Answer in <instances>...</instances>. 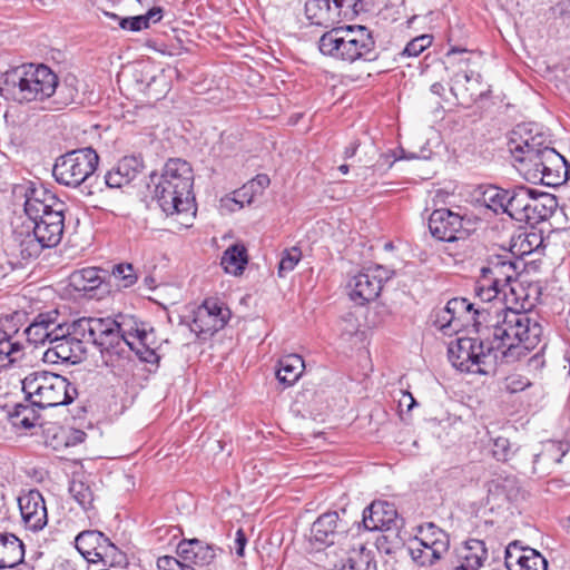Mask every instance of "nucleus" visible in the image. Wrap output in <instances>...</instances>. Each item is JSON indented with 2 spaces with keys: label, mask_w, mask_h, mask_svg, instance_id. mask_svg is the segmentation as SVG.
Returning a JSON list of instances; mask_svg holds the SVG:
<instances>
[{
  "label": "nucleus",
  "mask_w": 570,
  "mask_h": 570,
  "mask_svg": "<svg viewBox=\"0 0 570 570\" xmlns=\"http://www.w3.org/2000/svg\"><path fill=\"white\" fill-rule=\"evenodd\" d=\"M474 328L494 347L498 358L514 362L537 347L543 327L525 311L510 307H479L475 309Z\"/></svg>",
  "instance_id": "nucleus-1"
},
{
  "label": "nucleus",
  "mask_w": 570,
  "mask_h": 570,
  "mask_svg": "<svg viewBox=\"0 0 570 570\" xmlns=\"http://www.w3.org/2000/svg\"><path fill=\"white\" fill-rule=\"evenodd\" d=\"M57 86V75L46 65H22L4 72L0 95L20 104L31 102L51 97Z\"/></svg>",
  "instance_id": "nucleus-2"
},
{
  "label": "nucleus",
  "mask_w": 570,
  "mask_h": 570,
  "mask_svg": "<svg viewBox=\"0 0 570 570\" xmlns=\"http://www.w3.org/2000/svg\"><path fill=\"white\" fill-rule=\"evenodd\" d=\"M318 49L324 56L350 63L379 58L372 30L361 24L332 28L321 36Z\"/></svg>",
  "instance_id": "nucleus-3"
},
{
  "label": "nucleus",
  "mask_w": 570,
  "mask_h": 570,
  "mask_svg": "<svg viewBox=\"0 0 570 570\" xmlns=\"http://www.w3.org/2000/svg\"><path fill=\"white\" fill-rule=\"evenodd\" d=\"M102 323V363L112 368L115 373L122 371L130 362L132 346L141 330H146L144 323H139L134 316L119 315L117 318H98Z\"/></svg>",
  "instance_id": "nucleus-4"
},
{
  "label": "nucleus",
  "mask_w": 570,
  "mask_h": 570,
  "mask_svg": "<svg viewBox=\"0 0 570 570\" xmlns=\"http://www.w3.org/2000/svg\"><path fill=\"white\" fill-rule=\"evenodd\" d=\"M22 391L27 400L38 409H48L71 403L77 396V389L63 376L35 371L22 380Z\"/></svg>",
  "instance_id": "nucleus-5"
},
{
  "label": "nucleus",
  "mask_w": 570,
  "mask_h": 570,
  "mask_svg": "<svg viewBox=\"0 0 570 570\" xmlns=\"http://www.w3.org/2000/svg\"><path fill=\"white\" fill-rule=\"evenodd\" d=\"M478 337H459L448 347L452 365L468 373L492 375L495 373L498 354L481 334Z\"/></svg>",
  "instance_id": "nucleus-6"
},
{
  "label": "nucleus",
  "mask_w": 570,
  "mask_h": 570,
  "mask_svg": "<svg viewBox=\"0 0 570 570\" xmlns=\"http://www.w3.org/2000/svg\"><path fill=\"white\" fill-rule=\"evenodd\" d=\"M509 151L513 158V166L523 178H529L530 166L548 146V139L540 127L534 122L518 125L509 136Z\"/></svg>",
  "instance_id": "nucleus-7"
},
{
  "label": "nucleus",
  "mask_w": 570,
  "mask_h": 570,
  "mask_svg": "<svg viewBox=\"0 0 570 570\" xmlns=\"http://www.w3.org/2000/svg\"><path fill=\"white\" fill-rule=\"evenodd\" d=\"M194 180H159L155 196L167 215L194 213L195 197L191 193Z\"/></svg>",
  "instance_id": "nucleus-8"
},
{
  "label": "nucleus",
  "mask_w": 570,
  "mask_h": 570,
  "mask_svg": "<svg viewBox=\"0 0 570 570\" xmlns=\"http://www.w3.org/2000/svg\"><path fill=\"white\" fill-rule=\"evenodd\" d=\"M75 547L88 562L105 564L121 562L122 553L108 537L98 530H83L75 538Z\"/></svg>",
  "instance_id": "nucleus-9"
},
{
  "label": "nucleus",
  "mask_w": 570,
  "mask_h": 570,
  "mask_svg": "<svg viewBox=\"0 0 570 570\" xmlns=\"http://www.w3.org/2000/svg\"><path fill=\"white\" fill-rule=\"evenodd\" d=\"M229 308L217 298H206L193 313L190 331L206 340L223 330L230 318Z\"/></svg>",
  "instance_id": "nucleus-10"
},
{
  "label": "nucleus",
  "mask_w": 570,
  "mask_h": 570,
  "mask_svg": "<svg viewBox=\"0 0 570 570\" xmlns=\"http://www.w3.org/2000/svg\"><path fill=\"white\" fill-rule=\"evenodd\" d=\"M393 272L377 265L360 272L348 282V296L357 305L374 301L381 293L383 283L390 281Z\"/></svg>",
  "instance_id": "nucleus-11"
},
{
  "label": "nucleus",
  "mask_w": 570,
  "mask_h": 570,
  "mask_svg": "<svg viewBox=\"0 0 570 570\" xmlns=\"http://www.w3.org/2000/svg\"><path fill=\"white\" fill-rule=\"evenodd\" d=\"M98 154L91 148L69 151L57 158L52 167L53 178H89L97 169Z\"/></svg>",
  "instance_id": "nucleus-12"
},
{
  "label": "nucleus",
  "mask_w": 570,
  "mask_h": 570,
  "mask_svg": "<svg viewBox=\"0 0 570 570\" xmlns=\"http://www.w3.org/2000/svg\"><path fill=\"white\" fill-rule=\"evenodd\" d=\"M102 325V323H98V317H82L71 323V335L67 342L77 362H80L87 354L88 344L95 345L102 356V352H105Z\"/></svg>",
  "instance_id": "nucleus-13"
},
{
  "label": "nucleus",
  "mask_w": 570,
  "mask_h": 570,
  "mask_svg": "<svg viewBox=\"0 0 570 570\" xmlns=\"http://www.w3.org/2000/svg\"><path fill=\"white\" fill-rule=\"evenodd\" d=\"M399 153L379 155L376 147L372 142L362 145L355 141L346 147L344 155L345 159H354L357 167L374 168L371 174L374 176L377 174L383 175L382 169L392 167L396 160L415 157L413 154L406 156L404 149H400Z\"/></svg>",
  "instance_id": "nucleus-14"
},
{
  "label": "nucleus",
  "mask_w": 570,
  "mask_h": 570,
  "mask_svg": "<svg viewBox=\"0 0 570 570\" xmlns=\"http://www.w3.org/2000/svg\"><path fill=\"white\" fill-rule=\"evenodd\" d=\"M348 532V522L337 511L321 514L312 524L311 540L317 549L341 543Z\"/></svg>",
  "instance_id": "nucleus-15"
},
{
  "label": "nucleus",
  "mask_w": 570,
  "mask_h": 570,
  "mask_svg": "<svg viewBox=\"0 0 570 570\" xmlns=\"http://www.w3.org/2000/svg\"><path fill=\"white\" fill-rule=\"evenodd\" d=\"M429 229L435 239L442 242L451 243L468 236V230L463 227V217L448 208L431 213Z\"/></svg>",
  "instance_id": "nucleus-16"
},
{
  "label": "nucleus",
  "mask_w": 570,
  "mask_h": 570,
  "mask_svg": "<svg viewBox=\"0 0 570 570\" xmlns=\"http://www.w3.org/2000/svg\"><path fill=\"white\" fill-rule=\"evenodd\" d=\"M362 523L365 530L381 531L403 527V519L399 517L393 503L374 501L364 509Z\"/></svg>",
  "instance_id": "nucleus-17"
},
{
  "label": "nucleus",
  "mask_w": 570,
  "mask_h": 570,
  "mask_svg": "<svg viewBox=\"0 0 570 570\" xmlns=\"http://www.w3.org/2000/svg\"><path fill=\"white\" fill-rule=\"evenodd\" d=\"M18 504L24 527L33 532L42 530L48 523V512L40 491L30 490L18 498Z\"/></svg>",
  "instance_id": "nucleus-18"
},
{
  "label": "nucleus",
  "mask_w": 570,
  "mask_h": 570,
  "mask_svg": "<svg viewBox=\"0 0 570 570\" xmlns=\"http://www.w3.org/2000/svg\"><path fill=\"white\" fill-rule=\"evenodd\" d=\"M504 566L508 570H548L547 559L538 550L523 547L519 541L505 548Z\"/></svg>",
  "instance_id": "nucleus-19"
},
{
  "label": "nucleus",
  "mask_w": 570,
  "mask_h": 570,
  "mask_svg": "<svg viewBox=\"0 0 570 570\" xmlns=\"http://www.w3.org/2000/svg\"><path fill=\"white\" fill-rule=\"evenodd\" d=\"M481 275L507 287L518 276V266L511 252L502 249L501 253L490 254L487 265L481 268Z\"/></svg>",
  "instance_id": "nucleus-20"
},
{
  "label": "nucleus",
  "mask_w": 570,
  "mask_h": 570,
  "mask_svg": "<svg viewBox=\"0 0 570 570\" xmlns=\"http://www.w3.org/2000/svg\"><path fill=\"white\" fill-rule=\"evenodd\" d=\"M218 551L222 550L199 539H185L180 541L177 547V553L180 559L206 570H213L216 568Z\"/></svg>",
  "instance_id": "nucleus-21"
},
{
  "label": "nucleus",
  "mask_w": 570,
  "mask_h": 570,
  "mask_svg": "<svg viewBox=\"0 0 570 570\" xmlns=\"http://www.w3.org/2000/svg\"><path fill=\"white\" fill-rule=\"evenodd\" d=\"M558 214H562V210L559 209L557 196L537 189L522 223L534 227L542 222L556 219Z\"/></svg>",
  "instance_id": "nucleus-22"
},
{
  "label": "nucleus",
  "mask_w": 570,
  "mask_h": 570,
  "mask_svg": "<svg viewBox=\"0 0 570 570\" xmlns=\"http://www.w3.org/2000/svg\"><path fill=\"white\" fill-rule=\"evenodd\" d=\"M530 170L533 174H529V178H535L538 175H541V178L552 175L560 177L561 170H563V178H570V164L551 147L543 150L540 158L531 164Z\"/></svg>",
  "instance_id": "nucleus-23"
},
{
  "label": "nucleus",
  "mask_w": 570,
  "mask_h": 570,
  "mask_svg": "<svg viewBox=\"0 0 570 570\" xmlns=\"http://www.w3.org/2000/svg\"><path fill=\"white\" fill-rule=\"evenodd\" d=\"M18 330L8 318H0V371L21 356L22 345L14 341Z\"/></svg>",
  "instance_id": "nucleus-24"
},
{
  "label": "nucleus",
  "mask_w": 570,
  "mask_h": 570,
  "mask_svg": "<svg viewBox=\"0 0 570 570\" xmlns=\"http://www.w3.org/2000/svg\"><path fill=\"white\" fill-rule=\"evenodd\" d=\"M32 223V232L48 248L56 247L62 238L65 228V216H57V213L46 216L42 220Z\"/></svg>",
  "instance_id": "nucleus-25"
},
{
  "label": "nucleus",
  "mask_w": 570,
  "mask_h": 570,
  "mask_svg": "<svg viewBox=\"0 0 570 570\" xmlns=\"http://www.w3.org/2000/svg\"><path fill=\"white\" fill-rule=\"evenodd\" d=\"M24 559V544L10 532H0V570L11 569Z\"/></svg>",
  "instance_id": "nucleus-26"
},
{
  "label": "nucleus",
  "mask_w": 570,
  "mask_h": 570,
  "mask_svg": "<svg viewBox=\"0 0 570 570\" xmlns=\"http://www.w3.org/2000/svg\"><path fill=\"white\" fill-rule=\"evenodd\" d=\"M336 8L332 0H306L305 14L311 23L328 28L340 23Z\"/></svg>",
  "instance_id": "nucleus-27"
},
{
  "label": "nucleus",
  "mask_w": 570,
  "mask_h": 570,
  "mask_svg": "<svg viewBox=\"0 0 570 570\" xmlns=\"http://www.w3.org/2000/svg\"><path fill=\"white\" fill-rule=\"evenodd\" d=\"M32 400L24 399L22 403H16L8 410V417L14 428L30 430L35 428L40 420V411Z\"/></svg>",
  "instance_id": "nucleus-28"
},
{
  "label": "nucleus",
  "mask_w": 570,
  "mask_h": 570,
  "mask_svg": "<svg viewBox=\"0 0 570 570\" xmlns=\"http://www.w3.org/2000/svg\"><path fill=\"white\" fill-rule=\"evenodd\" d=\"M535 190V188H528L523 186L511 190L504 213L514 220L522 223Z\"/></svg>",
  "instance_id": "nucleus-29"
},
{
  "label": "nucleus",
  "mask_w": 570,
  "mask_h": 570,
  "mask_svg": "<svg viewBox=\"0 0 570 570\" xmlns=\"http://www.w3.org/2000/svg\"><path fill=\"white\" fill-rule=\"evenodd\" d=\"M247 263V248L242 243H236L227 247L220 258V265L224 271L235 276L243 274Z\"/></svg>",
  "instance_id": "nucleus-30"
},
{
  "label": "nucleus",
  "mask_w": 570,
  "mask_h": 570,
  "mask_svg": "<svg viewBox=\"0 0 570 570\" xmlns=\"http://www.w3.org/2000/svg\"><path fill=\"white\" fill-rule=\"evenodd\" d=\"M305 364L302 356L288 354L279 358L276 371L277 380L286 386L293 385L302 375Z\"/></svg>",
  "instance_id": "nucleus-31"
},
{
  "label": "nucleus",
  "mask_w": 570,
  "mask_h": 570,
  "mask_svg": "<svg viewBox=\"0 0 570 570\" xmlns=\"http://www.w3.org/2000/svg\"><path fill=\"white\" fill-rule=\"evenodd\" d=\"M465 553L462 563L455 570H479L488 559V549L484 541L469 539L464 543Z\"/></svg>",
  "instance_id": "nucleus-32"
},
{
  "label": "nucleus",
  "mask_w": 570,
  "mask_h": 570,
  "mask_svg": "<svg viewBox=\"0 0 570 570\" xmlns=\"http://www.w3.org/2000/svg\"><path fill=\"white\" fill-rule=\"evenodd\" d=\"M102 269L97 267H86L75 271L70 274V285L78 292H89L98 288L102 278L100 273Z\"/></svg>",
  "instance_id": "nucleus-33"
},
{
  "label": "nucleus",
  "mask_w": 570,
  "mask_h": 570,
  "mask_svg": "<svg viewBox=\"0 0 570 570\" xmlns=\"http://www.w3.org/2000/svg\"><path fill=\"white\" fill-rule=\"evenodd\" d=\"M271 180H248L240 188L233 193V197L223 198L222 203L224 206H229L230 210L242 208L245 203L250 204L253 202L255 186L261 190L268 187Z\"/></svg>",
  "instance_id": "nucleus-34"
},
{
  "label": "nucleus",
  "mask_w": 570,
  "mask_h": 570,
  "mask_svg": "<svg viewBox=\"0 0 570 570\" xmlns=\"http://www.w3.org/2000/svg\"><path fill=\"white\" fill-rule=\"evenodd\" d=\"M53 325V318L49 314H39L24 330L28 342L38 345L49 343V328Z\"/></svg>",
  "instance_id": "nucleus-35"
},
{
  "label": "nucleus",
  "mask_w": 570,
  "mask_h": 570,
  "mask_svg": "<svg viewBox=\"0 0 570 570\" xmlns=\"http://www.w3.org/2000/svg\"><path fill=\"white\" fill-rule=\"evenodd\" d=\"M28 186L22 187L19 186V188H22L24 190V213L27 214L30 212L31 203L32 205H36V203H56V194H53L50 189H48L41 180L33 181L28 180Z\"/></svg>",
  "instance_id": "nucleus-36"
},
{
  "label": "nucleus",
  "mask_w": 570,
  "mask_h": 570,
  "mask_svg": "<svg viewBox=\"0 0 570 570\" xmlns=\"http://www.w3.org/2000/svg\"><path fill=\"white\" fill-rule=\"evenodd\" d=\"M68 187L79 190L80 194L86 196H95L96 189L102 193L108 189L121 188L122 184L112 183V180H57Z\"/></svg>",
  "instance_id": "nucleus-37"
},
{
  "label": "nucleus",
  "mask_w": 570,
  "mask_h": 570,
  "mask_svg": "<svg viewBox=\"0 0 570 570\" xmlns=\"http://www.w3.org/2000/svg\"><path fill=\"white\" fill-rule=\"evenodd\" d=\"M403 527H395L390 530H381L375 540L377 550L385 554H394L404 546V539L400 531Z\"/></svg>",
  "instance_id": "nucleus-38"
},
{
  "label": "nucleus",
  "mask_w": 570,
  "mask_h": 570,
  "mask_svg": "<svg viewBox=\"0 0 570 570\" xmlns=\"http://www.w3.org/2000/svg\"><path fill=\"white\" fill-rule=\"evenodd\" d=\"M422 538L420 539V548L425 551L433 552L434 547L441 541H444L445 554L450 548V538L446 532L433 523L426 524L425 529L421 531Z\"/></svg>",
  "instance_id": "nucleus-39"
},
{
  "label": "nucleus",
  "mask_w": 570,
  "mask_h": 570,
  "mask_svg": "<svg viewBox=\"0 0 570 570\" xmlns=\"http://www.w3.org/2000/svg\"><path fill=\"white\" fill-rule=\"evenodd\" d=\"M21 236L22 233L17 234L16 239L19 243L20 255L23 259L36 258L45 248H48L30 229L27 230L23 237Z\"/></svg>",
  "instance_id": "nucleus-40"
},
{
  "label": "nucleus",
  "mask_w": 570,
  "mask_h": 570,
  "mask_svg": "<svg viewBox=\"0 0 570 570\" xmlns=\"http://www.w3.org/2000/svg\"><path fill=\"white\" fill-rule=\"evenodd\" d=\"M69 493L85 511L94 509V492L88 483L81 480H72L69 485Z\"/></svg>",
  "instance_id": "nucleus-41"
},
{
  "label": "nucleus",
  "mask_w": 570,
  "mask_h": 570,
  "mask_svg": "<svg viewBox=\"0 0 570 570\" xmlns=\"http://www.w3.org/2000/svg\"><path fill=\"white\" fill-rule=\"evenodd\" d=\"M37 205L30 206V212L26 215L31 222L42 220L46 216H50L53 213H57V216H65V203L58 199L56 196V203H36Z\"/></svg>",
  "instance_id": "nucleus-42"
},
{
  "label": "nucleus",
  "mask_w": 570,
  "mask_h": 570,
  "mask_svg": "<svg viewBox=\"0 0 570 570\" xmlns=\"http://www.w3.org/2000/svg\"><path fill=\"white\" fill-rule=\"evenodd\" d=\"M145 164L141 155L124 156L116 167V174L124 178H135L142 174Z\"/></svg>",
  "instance_id": "nucleus-43"
},
{
  "label": "nucleus",
  "mask_w": 570,
  "mask_h": 570,
  "mask_svg": "<svg viewBox=\"0 0 570 570\" xmlns=\"http://www.w3.org/2000/svg\"><path fill=\"white\" fill-rule=\"evenodd\" d=\"M504 288L505 287L497 285L495 282L481 275L476 282L474 292L480 302L487 304L498 298L499 294L503 292Z\"/></svg>",
  "instance_id": "nucleus-44"
},
{
  "label": "nucleus",
  "mask_w": 570,
  "mask_h": 570,
  "mask_svg": "<svg viewBox=\"0 0 570 570\" xmlns=\"http://www.w3.org/2000/svg\"><path fill=\"white\" fill-rule=\"evenodd\" d=\"M444 541H440L434 547L433 552L425 551L422 548L411 549L412 559L421 567L432 566L441 560L445 554Z\"/></svg>",
  "instance_id": "nucleus-45"
},
{
  "label": "nucleus",
  "mask_w": 570,
  "mask_h": 570,
  "mask_svg": "<svg viewBox=\"0 0 570 570\" xmlns=\"http://www.w3.org/2000/svg\"><path fill=\"white\" fill-rule=\"evenodd\" d=\"M190 164L181 158H170L164 166L161 178H193Z\"/></svg>",
  "instance_id": "nucleus-46"
},
{
  "label": "nucleus",
  "mask_w": 570,
  "mask_h": 570,
  "mask_svg": "<svg viewBox=\"0 0 570 570\" xmlns=\"http://www.w3.org/2000/svg\"><path fill=\"white\" fill-rule=\"evenodd\" d=\"M433 42V36L421 35L409 41L405 48L399 53L401 58H411L420 56L425 49H428Z\"/></svg>",
  "instance_id": "nucleus-47"
},
{
  "label": "nucleus",
  "mask_w": 570,
  "mask_h": 570,
  "mask_svg": "<svg viewBox=\"0 0 570 570\" xmlns=\"http://www.w3.org/2000/svg\"><path fill=\"white\" fill-rule=\"evenodd\" d=\"M338 13V21L343 19H353L361 11L364 10L363 0H332Z\"/></svg>",
  "instance_id": "nucleus-48"
},
{
  "label": "nucleus",
  "mask_w": 570,
  "mask_h": 570,
  "mask_svg": "<svg viewBox=\"0 0 570 570\" xmlns=\"http://www.w3.org/2000/svg\"><path fill=\"white\" fill-rule=\"evenodd\" d=\"M111 273L112 276L119 281V286L124 288L132 286L138 279L134 266L129 263L115 265Z\"/></svg>",
  "instance_id": "nucleus-49"
},
{
  "label": "nucleus",
  "mask_w": 570,
  "mask_h": 570,
  "mask_svg": "<svg viewBox=\"0 0 570 570\" xmlns=\"http://www.w3.org/2000/svg\"><path fill=\"white\" fill-rule=\"evenodd\" d=\"M491 452L497 461L508 462L513 458L515 449H513L509 439L498 436L493 439Z\"/></svg>",
  "instance_id": "nucleus-50"
},
{
  "label": "nucleus",
  "mask_w": 570,
  "mask_h": 570,
  "mask_svg": "<svg viewBox=\"0 0 570 570\" xmlns=\"http://www.w3.org/2000/svg\"><path fill=\"white\" fill-rule=\"evenodd\" d=\"M301 259L302 252L298 247L284 250L278 264V276L284 277L287 273L292 272Z\"/></svg>",
  "instance_id": "nucleus-51"
},
{
  "label": "nucleus",
  "mask_w": 570,
  "mask_h": 570,
  "mask_svg": "<svg viewBox=\"0 0 570 570\" xmlns=\"http://www.w3.org/2000/svg\"><path fill=\"white\" fill-rule=\"evenodd\" d=\"M510 191L511 190L499 188L497 186H490L484 191V199H485V202L488 200L491 203V205H489V206L493 207L494 210H497L498 208H501L504 212V208H507V206H508L507 200L510 197Z\"/></svg>",
  "instance_id": "nucleus-52"
},
{
  "label": "nucleus",
  "mask_w": 570,
  "mask_h": 570,
  "mask_svg": "<svg viewBox=\"0 0 570 570\" xmlns=\"http://www.w3.org/2000/svg\"><path fill=\"white\" fill-rule=\"evenodd\" d=\"M519 238H520L519 249L522 255L533 253L534 250L539 249L543 244L542 235L540 233H535V232L525 233L523 235V238L521 235L519 236Z\"/></svg>",
  "instance_id": "nucleus-53"
},
{
  "label": "nucleus",
  "mask_w": 570,
  "mask_h": 570,
  "mask_svg": "<svg viewBox=\"0 0 570 570\" xmlns=\"http://www.w3.org/2000/svg\"><path fill=\"white\" fill-rule=\"evenodd\" d=\"M530 385V380L518 373L508 375L503 381V390L511 394L524 391Z\"/></svg>",
  "instance_id": "nucleus-54"
},
{
  "label": "nucleus",
  "mask_w": 570,
  "mask_h": 570,
  "mask_svg": "<svg viewBox=\"0 0 570 570\" xmlns=\"http://www.w3.org/2000/svg\"><path fill=\"white\" fill-rule=\"evenodd\" d=\"M449 308L452 309V314L460 315L462 313H473L472 320L475 317V309L482 307L478 303H472L468 298L464 297H455L448 302Z\"/></svg>",
  "instance_id": "nucleus-55"
},
{
  "label": "nucleus",
  "mask_w": 570,
  "mask_h": 570,
  "mask_svg": "<svg viewBox=\"0 0 570 570\" xmlns=\"http://www.w3.org/2000/svg\"><path fill=\"white\" fill-rule=\"evenodd\" d=\"M433 316V324L442 331H444L448 327H451L453 321L455 320V315L452 314V309L449 308L448 304L444 307L434 311Z\"/></svg>",
  "instance_id": "nucleus-56"
},
{
  "label": "nucleus",
  "mask_w": 570,
  "mask_h": 570,
  "mask_svg": "<svg viewBox=\"0 0 570 570\" xmlns=\"http://www.w3.org/2000/svg\"><path fill=\"white\" fill-rule=\"evenodd\" d=\"M49 344H56L60 341H67L71 335V323L55 324L49 328Z\"/></svg>",
  "instance_id": "nucleus-57"
},
{
  "label": "nucleus",
  "mask_w": 570,
  "mask_h": 570,
  "mask_svg": "<svg viewBox=\"0 0 570 570\" xmlns=\"http://www.w3.org/2000/svg\"><path fill=\"white\" fill-rule=\"evenodd\" d=\"M48 352L55 353V355L63 362H70L72 364L78 363L73 353H71L67 341H60L59 343L51 344Z\"/></svg>",
  "instance_id": "nucleus-58"
},
{
  "label": "nucleus",
  "mask_w": 570,
  "mask_h": 570,
  "mask_svg": "<svg viewBox=\"0 0 570 570\" xmlns=\"http://www.w3.org/2000/svg\"><path fill=\"white\" fill-rule=\"evenodd\" d=\"M131 352H135L139 360L142 362L150 364H156L159 362V355L157 354L155 346L141 347L136 344V347L132 346Z\"/></svg>",
  "instance_id": "nucleus-59"
},
{
  "label": "nucleus",
  "mask_w": 570,
  "mask_h": 570,
  "mask_svg": "<svg viewBox=\"0 0 570 570\" xmlns=\"http://www.w3.org/2000/svg\"><path fill=\"white\" fill-rule=\"evenodd\" d=\"M514 478H502L498 476L488 482L489 493L500 495L505 492L508 485H513Z\"/></svg>",
  "instance_id": "nucleus-60"
},
{
  "label": "nucleus",
  "mask_w": 570,
  "mask_h": 570,
  "mask_svg": "<svg viewBox=\"0 0 570 570\" xmlns=\"http://www.w3.org/2000/svg\"><path fill=\"white\" fill-rule=\"evenodd\" d=\"M514 478H502L498 476L488 482L489 493L500 495L505 492L508 485H513Z\"/></svg>",
  "instance_id": "nucleus-61"
},
{
  "label": "nucleus",
  "mask_w": 570,
  "mask_h": 570,
  "mask_svg": "<svg viewBox=\"0 0 570 570\" xmlns=\"http://www.w3.org/2000/svg\"><path fill=\"white\" fill-rule=\"evenodd\" d=\"M135 342L138 346H141V347L154 346L155 345L154 328L141 330V334H139L138 338Z\"/></svg>",
  "instance_id": "nucleus-62"
},
{
  "label": "nucleus",
  "mask_w": 570,
  "mask_h": 570,
  "mask_svg": "<svg viewBox=\"0 0 570 570\" xmlns=\"http://www.w3.org/2000/svg\"><path fill=\"white\" fill-rule=\"evenodd\" d=\"M86 438H87V434L83 431L77 430V429H71L68 433V436L66 440V445L75 446L77 444L82 443L86 440Z\"/></svg>",
  "instance_id": "nucleus-63"
},
{
  "label": "nucleus",
  "mask_w": 570,
  "mask_h": 570,
  "mask_svg": "<svg viewBox=\"0 0 570 570\" xmlns=\"http://www.w3.org/2000/svg\"><path fill=\"white\" fill-rule=\"evenodd\" d=\"M158 567L165 568L168 570H179L181 567V559H177L175 557H163L158 560Z\"/></svg>",
  "instance_id": "nucleus-64"
}]
</instances>
